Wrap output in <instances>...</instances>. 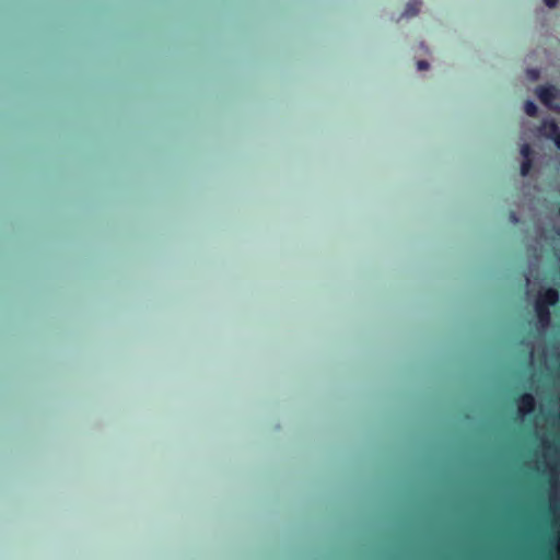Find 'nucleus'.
Returning a JSON list of instances; mask_svg holds the SVG:
<instances>
[{
	"label": "nucleus",
	"instance_id": "6e6552de",
	"mask_svg": "<svg viewBox=\"0 0 560 560\" xmlns=\"http://www.w3.org/2000/svg\"><path fill=\"white\" fill-rule=\"evenodd\" d=\"M533 167V161L532 159H524L521 164V175L527 176Z\"/></svg>",
	"mask_w": 560,
	"mask_h": 560
},
{
	"label": "nucleus",
	"instance_id": "9d476101",
	"mask_svg": "<svg viewBox=\"0 0 560 560\" xmlns=\"http://www.w3.org/2000/svg\"><path fill=\"white\" fill-rule=\"evenodd\" d=\"M417 66L419 70H427L429 68V62L425 60H419Z\"/></svg>",
	"mask_w": 560,
	"mask_h": 560
},
{
	"label": "nucleus",
	"instance_id": "1a4fd4ad",
	"mask_svg": "<svg viewBox=\"0 0 560 560\" xmlns=\"http://www.w3.org/2000/svg\"><path fill=\"white\" fill-rule=\"evenodd\" d=\"M521 154L524 159H532L533 150L528 143H524L521 147Z\"/></svg>",
	"mask_w": 560,
	"mask_h": 560
},
{
	"label": "nucleus",
	"instance_id": "20e7f679",
	"mask_svg": "<svg viewBox=\"0 0 560 560\" xmlns=\"http://www.w3.org/2000/svg\"><path fill=\"white\" fill-rule=\"evenodd\" d=\"M535 312L539 324L547 327L551 319L550 307L535 302Z\"/></svg>",
	"mask_w": 560,
	"mask_h": 560
},
{
	"label": "nucleus",
	"instance_id": "0eeeda50",
	"mask_svg": "<svg viewBox=\"0 0 560 560\" xmlns=\"http://www.w3.org/2000/svg\"><path fill=\"white\" fill-rule=\"evenodd\" d=\"M524 110L528 116L535 117L538 113V107L533 101H526L524 104Z\"/></svg>",
	"mask_w": 560,
	"mask_h": 560
},
{
	"label": "nucleus",
	"instance_id": "423d86ee",
	"mask_svg": "<svg viewBox=\"0 0 560 560\" xmlns=\"http://www.w3.org/2000/svg\"><path fill=\"white\" fill-rule=\"evenodd\" d=\"M420 8H421V1L416 0V1L409 2L402 13V16H406V18L416 16L420 12Z\"/></svg>",
	"mask_w": 560,
	"mask_h": 560
},
{
	"label": "nucleus",
	"instance_id": "7ed1b4c3",
	"mask_svg": "<svg viewBox=\"0 0 560 560\" xmlns=\"http://www.w3.org/2000/svg\"><path fill=\"white\" fill-rule=\"evenodd\" d=\"M558 291L553 288H547L538 293L535 302L551 307L555 306L558 303Z\"/></svg>",
	"mask_w": 560,
	"mask_h": 560
},
{
	"label": "nucleus",
	"instance_id": "f8f14e48",
	"mask_svg": "<svg viewBox=\"0 0 560 560\" xmlns=\"http://www.w3.org/2000/svg\"><path fill=\"white\" fill-rule=\"evenodd\" d=\"M544 1H545V4L549 8H555L559 2V0H544Z\"/></svg>",
	"mask_w": 560,
	"mask_h": 560
},
{
	"label": "nucleus",
	"instance_id": "f257e3e1",
	"mask_svg": "<svg viewBox=\"0 0 560 560\" xmlns=\"http://www.w3.org/2000/svg\"><path fill=\"white\" fill-rule=\"evenodd\" d=\"M539 101L548 108H555L553 101L558 96V90L553 85H540L536 89Z\"/></svg>",
	"mask_w": 560,
	"mask_h": 560
},
{
	"label": "nucleus",
	"instance_id": "9b49d317",
	"mask_svg": "<svg viewBox=\"0 0 560 560\" xmlns=\"http://www.w3.org/2000/svg\"><path fill=\"white\" fill-rule=\"evenodd\" d=\"M551 140L555 142L556 147L560 149V130L552 137Z\"/></svg>",
	"mask_w": 560,
	"mask_h": 560
},
{
	"label": "nucleus",
	"instance_id": "f03ea898",
	"mask_svg": "<svg viewBox=\"0 0 560 560\" xmlns=\"http://www.w3.org/2000/svg\"><path fill=\"white\" fill-rule=\"evenodd\" d=\"M518 412L523 416L529 415L535 410L536 401L532 394L523 393L515 398Z\"/></svg>",
	"mask_w": 560,
	"mask_h": 560
},
{
	"label": "nucleus",
	"instance_id": "ddd939ff",
	"mask_svg": "<svg viewBox=\"0 0 560 560\" xmlns=\"http://www.w3.org/2000/svg\"><path fill=\"white\" fill-rule=\"evenodd\" d=\"M510 220L513 222V223H517L518 222V218L516 215L515 212L511 211L510 212Z\"/></svg>",
	"mask_w": 560,
	"mask_h": 560
},
{
	"label": "nucleus",
	"instance_id": "39448f33",
	"mask_svg": "<svg viewBox=\"0 0 560 560\" xmlns=\"http://www.w3.org/2000/svg\"><path fill=\"white\" fill-rule=\"evenodd\" d=\"M540 129L542 135L548 139H552V137L560 130L559 126L553 119L545 120L541 124Z\"/></svg>",
	"mask_w": 560,
	"mask_h": 560
},
{
	"label": "nucleus",
	"instance_id": "4468645a",
	"mask_svg": "<svg viewBox=\"0 0 560 560\" xmlns=\"http://www.w3.org/2000/svg\"><path fill=\"white\" fill-rule=\"evenodd\" d=\"M530 73L533 74L534 78H536L538 75V71L537 70H532Z\"/></svg>",
	"mask_w": 560,
	"mask_h": 560
}]
</instances>
